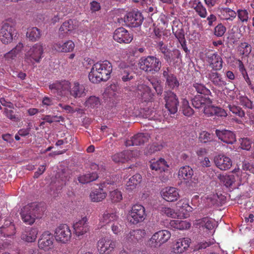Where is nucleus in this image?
<instances>
[{"mask_svg": "<svg viewBox=\"0 0 254 254\" xmlns=\"http://www.w3.org/2000/svg\"><path fill=\"white\" fill-rule=\"evenodd\" d=\"M112 70V64L110 62H97L92 65L88 75L89 79L93 83L107 81L111 77Z\"/></svg>", "mask_w": 254, "mask_h": 254, "instance_id": "nucleus-1", "label": "nucleus"}, {"mask_svg": "<svg viewBox=\"0 0 254 254\" xmlns=\"http://www.w3.org/2000/svg\"><path fill=\"white\" fill-rule=\"evenodd\" d=\"M138 64L141 70L151 74L158 73L162 66L160 60L152 56L141 58Z\"/></svg>", "mask_w": 254, "mask_h": 254, "instance_id": "nucleus-2", "label": "nucleus"}, {"mask_svg": "<svg viewBox=\"0 0 254 254\" xmlns=\"http://www.w3.org/2000/svg\"><path fill=\"white\" fill-rule=\"evenodd\" d=\"M40 208L36 202H32L25 205L21 209L20 215L22 220L25 223L31 225L35 219L39 218Z\"/></svg>", "mask_w": 254, "mask_h": 254, "instance_id": "nucleus-3", "label": "nucleus"}, {"mask_svg": "<svg viewBox=\"0 0 254 254\" xmlns=\"http://www.w3.org/2000/svg\"><path fill=\"white\" fill-rule=\"evenodd\" d=\"M43 51V47L40 43H38L34 44L25 54V61L29 64H32L35 63H39L42 58Z\"/></svg>", "mask_w": 254, "mask_h": 254, "instance_id": "nucleus-4", "label": "nucleus"}, {"mask_svg": "<svg viewBox=\"0 0 254 254\" xmlns=\"http://www.w3.org/2000/svg\"><path fill=\"white\" fill-rule=\"evenodd\" d=\"M147 215L144 207L139 204H135L132 206L128 212V219L130 223L136 225L143 222Z\"/></svg>", "mask_w": 254, "mask_h": 254, "instance_id": "nucleus-5", "label": "nucleus"}, {"mask_svg": "<svg viewBox=\"0 0 254 254\" xmlns=\"http://www.w3.org/2000/svg\"><path fill=\"white\" fill-rule=\"evenodd\" d=\"M171 237L170 232L166 230L159 231L154 233L150 238L149 245L152 248H158L167 242Z\"/></svg>", "mask_w": 254, "mask_h": 254, "instance_id": "nucleus-6", "label": "nucleus"}, {"mask_svg": "<svg viewBox=\"0 0 254 254\" xmlns=\"http://www.w3.org/2000/svg\"><path fill=\"white\" fill-rule=\"evenodd\" d=\"M162 77L165 80V85L171 90H176L180 86V82L176 75L172 72L170 67H163L162 69Z\"/></svg>", "mask_w": 254, "mask_h": 254, "instance_id": "nucleus-7", "label": "nucleus"}, {"mask_svg": "<svg viewBox=\"0 0 254 254\" xmlns=\"http://www.w3.org/2000/svg\"><path fill=\"white\" fill-rule=\"evenodd\" d=\"M51 91L60 96H67L69 95L71 83L68 81H56L49 85Z\"/></svg>", "mask_w": 254, "mask_h": 254, "instance_id": "nucleus-8", "label": "nucleus"}, {"mask_svg": "<svg viewBox=\"0 0 254 254\" xmlns=\"http://www.w3.org/2000/svg\"><path fill=\"white\" fill-rule=\"evenodd\" d=\"M116 241L109 237H102L97 242V249L100 254H111L116 247Z\"/></svg>", "mask_w": 254, "mask_h": 254, "instance_id": "nucleus-9", "label": "nucleus"}, {"mask_svg": "<svg viewBox=\"0 0 254 254\" xmlns=\"http://www.w3.org/2000/svg\"><path fill=\"white\" fill-rule=\"evenodd\" d=\"M143 19L141 13L138 11L128 12L125 16L124 19H121L122 21H124L126 26L130 27H137L140 26Z\"/></svg>", "mask_w": 254, "mask_h": 254, "instance_id": "nucleus-10", "label": "nucleus"}, {"mask_svg": "<svg viewBox=\"0 0 254 254\" xmlns=\"http://www.w3.org/2000/svg\"><path fill=\"white\" fill-rule=\"evenodd\" d=\"M206 60L211 70H220L223 67V61L217 52L209 51L205 54Z\"/></svg>", "mask_w": 254, "mask_h": 254, "instance_id": "nucleus-11", "label": "nucleus"}, {"mask_svg": "<svg viewBox=\"0 0 254 254\" xmlns=\"http://www.w3.org/2000/svg\"><path fill=\"white\" fill-rule=\"evenodd\" d=\"M15 31V28L13 25L7 22L4 23L0 30V40L1 42L5 44L10 43Z\"/></svg>", "mask_w": 254, "mask_h": 254, "instance_id": "nucleus-12", "label": "nucleus"}, {"mask_svg": "<svg viewBox=\"0 0 254 254\" xmlns=\"http://www.w3.org/2000/svg\"><path fill=\"white\" fill-rule=\"evenodd\" d=\"M55 239L57 241L65 243L71 238V232L66 224H61L55 230Z\"/></svg>", "mask_w": 254, "mask_h": 254, "instance_id": "nucleus-13", "label": "nucleus"}, {"mask_svg": "<svg viewBox=\"0 0 254 254\" xmlns=\"http://www.w3.org/2000/svg\"><path fill=\"white\" fill-rule=\"evenodd\" d=\"M113 39L119 43L128 44L133 40V36L125 28L119 27L114 31Z\"/></svg>", "mask_w": 254, "mask_h": 254, "instance_id": "nucleus-14", "label": "nucleus"}, {"mask_svg": "<svg viewBox=\"0 0 254 254\" xmlns=\"http://www.w3.org/2000/svg\"><path fill=\"white\" fill-rule=\"evenodd\" d=\"M165 107L171 114H175L178 111L179 102L177 95L172 92H167L165 97Z\"/></svg>", "mask_w": 254, "mask_h": 254, "instance_id": "nucleus-15", "label": "nucleus"}, {"mask_svg": "<svg viewBox=\"0 0 254 254\" xmlns=\"http://www.w3.org/2000/svg\"><path fill=\"white\" fill-rule=\"evenodd\" d=\"M188 92L193 95L195 92L201 95H209L211 92L203 83L198 79H193L190 86L188 88Z\"/></svg>", "mask_w": 254, "mask_h": 254, "instance_id": "nucleus-16", "label": "nucleus"}, {"mask_svg": "<svg viewBox=\"0 0 254 254\" xmlns=\"http://www.w3.org/2000/svg\"><path fill=\"white\" fill-rule=\"evenodd\" d=\"M87 92V88L84 84H81L78 81H74L71 83V89L69 90V95L75 99L85 96Z\"/></svg>", "mask_w": 254, "mask_h": 254, "instance_id": "nucleus-17", "label": "nucleus"}, {"mask_svg": "<svg viewBox=\"0 0 254 254\" xmlns=\"http://www.w3.org/2000/svg\"><path fill=\"white\" fill-rule=\"evenodd\" d=\"M53 235L49 231L44 232L38 240V247L45 251L52 249L54 242Z\"/></svg>", "mask_w": 254, "mask_h": 254, "instance_id": "nucleus-18", "label": "nucleus"}, {"mask_svg": "<svg viewBox=\"0 0 254 254\" xmlns=\"http://www.w3.org/2000/svg\"><path fill=\"white\" fill-rule=\"evenodd\" d=\"M113 183L110 181L103 182L100 184L99 189L93 190L90 193V198L93 202H100L104 199L107 193L104 191L103 188H107L108 185H111Z\"/></svg>", "mask_w": 254, "mask_h": 254, "instance_id": "nucleus-19", "label": "nucleus"}, {"mask_svg": "<svg viewBox=\"0 0 254 254\" xmlns=\"http://www.w3.org/2000/svg\"><path fill=\"white\" fill-rule=\"evenodd\" d=\"M216 70H207L205 73V77L208 78L215 86L222 87L226 85V82L224 80L222 75Z\"/></svg>", "mask_w": 254, "mask_h": 254, "instance_id": "nucleus-20", "label": "nucleus"}, {"mask_svg": "<svg viewBox=\"0 0 254 254\" xmlns=\"http://www.w3.org/2000/svg\"><path fill=\"white\" fill-rule=\"evenodd\" d=\"M150 138V136L148 133H138L131 137L130 139L127 140L126 145L127 146L141 145L148 142Z\"/></svg>", "mask_w": 254, "mask_h": 254, "instance_id": "nucleus-21", "label": "nucleus"}, {"mask_svg": "<svg viewBox=\"0 0 254 254\" xmlns=\"http://www.w3.org/2000/svg\"><path fill=\"white\" fill-rule=\"evenodd\" d=\"M215 133L219 139L227 144H233L236 141L235 134L226 129H216Z\"/></svg>", "mask_w": 254, "mask_h": 254, "instance_id": "nucleus-22", "label": "nucleus"}, {"mask_svg": "<svg viewBox=\"0 0 254 254\" xmlns=\"http://www.w3.org/2000/svg\"><path fill=\"white\" fill-rule=\"evenodd\" d=\"M162 197L167 201H176L180 197L178 190L174 187L166 188L161 192Z\"/></svg>", "mask_w": 254, "mask_h": 254, "instance_id": "nucleus-23", "label": "nucleus"}, {"mask_svg": "<svg viewBox=\"0 0 254 254\" xmlns=\"http://www.w3.org/2000/svg\"><path fill=\"white\" fill-rule=\"evenodd\" d=\"M214 161L215 165L221 170H228L232 165L231 159L224 155H218L215 156Z\"/></svg>", "mask_w": 254, "mask_h": 254, "instance_id": "nucleus-24", "label": "nucleus"}, {"mask_svg": "<svg viewBox=\"0 0 254 254\" xmlns=\"http://www.w3.org/2000/svg\"><path fill=\"white\" fill-rule=\"evenodd\" d=\"M87 221V218L86 217H84L74 224L73 228L76 235L78 236H82L89 231Z\"/></svg>", "mask_w": 254, "mask_h": 254, "instance_id": "nucleus-25", "label": "nucleus"}, {"mask_svg": "<svg viewBox=\"0 0 254 254\" xmlns=\"http://www.w3.org/2000/svg\"><path fill=\"white\" fill-rule=\"evenodd\" d=\"M191 242L189 238L179 239L174 245L173 250L176 254H182L189 247Z\"/></svg>", "mask_w": 254, "mask_h": 254, "instance_id": "nucleus-26", "label": "nucleus"}, {"mask_svg": "<svg viewBox=\"0 0 254 254\" xmlns=\"http://www.w3.org/2000/svg\"><path fill=\"white\" fill-rule=\"evenodd\" d=\"M193 175L192 169L189 166H185L180 168L178 172V178L182 181L187 183L191 181Z\"/></svg>", "mask_w": 254, "mask_h": 254, "instance_id": "nucleus-27", "label": "nucleus"}, {"mask_svg": "<svg viewBox=\"0 0 254 254\" xmlns=\"http://www.w3.org/2000/svg\"><path fill=\"white\" fill-rule=\"evenodd\" d=\"M53 46V48L59 52L68 53L73 51L75 45L71 40H67L65 42L55 43Z\"/></svg>", "mask_w": 254, "mask_h": 254, "instance_id": "nucleus-28", "label": "nucleus"}, {"mask_svg": "<svg viewBox=\"0 0 254 254\" xmlns=\"http://www.w3.org/2000/svg\"><path fill=\"white\" fill-rule=\"evenodd\" d=\"M172 29L173 33L179 42H183V40H186L183 24L179 20L173 21Z\"/></svg>", "mask_w": 254, "mask_h": 254, "instance_id": "nucleus-29", "label": "nucleus"}, {"mask_svg": "<svg viewBox=\"0 0 254 254\" xmlns=\"http://www.w3.org/2000/svg\"><path fill=\"white\" fill-rule=\"evenodd\" d=\"M138 90L140 93L142 102H152L153 100L154 94L152 92L151 88L146 85H140L138 87Z\"/></svg>", "mask_w": 254, "mask_h": 254, "instance_id": "nucleus-30", "label": "nucleus"}, {"mask_svg": "<svg viewBox=\"0 0 254 254\" xmlns=\"http://www.w3.org/2000/svg\"><path fill=\"white\" fill-rule=\"evenodd\" d=\"M177 208L184 217H187L189 213L192 211V208L189 204V200L186 198L179 200L177 203Z\"/></svg>", "mask_w": 254, "mask_h": 254, "instance_id": "nucleus-31", "label": "nucleus"}, {"mask_svg": "<svg viewBox=\"0 0 254 254\" xmlns=\"http://www.w3.org/2000/svg\"><path fill=\"white\" fill-rule=\"evenodd\" d=\"M119 217L115 212L106 211L100 218V222L102 225H111L114 221L118 220Z\"/></svg>", "mask_w": 254, "mask_h": 254, "instance_id": "nucleus-32", "label": "nucleus"}, {"mask_svg": "<svg viewBox=\"0 0 254 254\" xmlns=\"http://www.w3.org/2000/svg\"><path fill=\"white\" fill-rule=\"evenodd\" d=\"M131 154V151L128 150L117 153L112 156V160L115 163H125L130 159Z\"/></svg>", "mask_w": 254, "mask_h": 254, "instance_id": "nucleus-33", "label": "nucleus"}, {"mask_svg": "<svg viewBox=\"0 0 254 254\" xmlns=\"http://www.w3.org/2000/svg\"><path fill=\"white\" fill-rule=\"evenodd\" d=\"M168 167L166 161L163 158H160L157 161L152 160L150 161V167L152 170L164 172Z\"/></svg>", "mask_w": 254, "mask_h": 254, "instance_id": "nucleus-34", "label": "nucleus"}, {"mask_svg": "<svg viewBox=\"0 0 254 254\" xmlns=\"http://www.w3.org/2000/svg\"><path fill=\"white\" fill-rule=\"evenodd\" d=\"M192 104L196 109L204 107L206 103H210V100L208 97H205L201 95H195L192 99Z\"/></svg>", "mask_w": 254, "mask_h": 254, "instance_id": "nucleus-35", "label": "nucleus"}, {"mask_svg": "<svg viewBox=\"0 0 254 254\" xmlns=\"http://www.w3.org/2000/svg\"><path fill=\"white\" fill-rule=\"evenodd\" d=\"M119 76V78L124 82L129 81L134 77L132 69L129 66H127L125 68H121Z\"/></svg>", "mask_w": 254, "mask_h": 254, "instance_id": "nucleus-36", "label": "nucleus"}, {"mask_svg": "<svg viewBox=\"0 0 254 254\" xmlns=\"http://www.w3.org/2000/svg\"><path fill=\"white\" fill-rule=\"evenodd\" d=\"M76 29V25L74 24L73 20L69 19L64 22L59 28L60 36L62 34H67L68 32H71ZM64 35H63L64 36Z\"/></svg>", "mask_w": 254, "mask_h": 254, "instance_id": "nucleus-37", "label": "nucleus"}, {"mask_svg": "<svg viewBox=\"0 0 254 254\" xmlns=\"http://www.w3.org/2000/svg\"><path fill=\"white\" fill-rule=\"evenodd\" d=\"M23 48V44L20 42L19 43L15 48L4 55L5 60L8 62H11L15 59L18 54L22 50Z\"/></svg>", "mask_w": 254, "mask_h": 254, "instance_id": "nucleus-38", "label": "nucleus"}, {"mask_svg": "<svg viewBox=\"0 0 254 254\" xmlns=\"http://www.w3.org/2000/svg\"><path fill=\"white\" fill-rule=\"evenodd\" d=\"M221 18L226 20L233 21L237 16L236 12L228 7H222L220 10Z\"/></svg>", "mask_w": 254, "mask_h": 254, "instance_id": "nucleus-39", "label": "nucleus"}, {"mask_svg": "<svg viewBox=\"0 0 254 254\" xmlns=\"http://www.w3.org/2000/svg\"><path fill=\"white\" fill-rule=\"evenodd\" d=\"M37 234V229L30 228L22 234L21 238L22 240L27 242H32L36 240Z\"/></svg>", "mask_w": 254, "mask_h": 254, "instance_id": "nucleus-40", "label": "nucleus"}, {"mask_svg": "<svg viewBox=\"0 0 254 254\" xmlns=\"http://www.w3.org/2000/svg\"><path fill=\"white\" fill-rule=\"evenodd\" d=\"M142 180L141 176L139 174H136L130 178L126 184V189L128 190H134L136 186L141 182Z\"/></svg>", "mask_w": 254, "mask_h": 254, "instance_id": "nucleus-41", "label": "nucleus"}, {"mask_svg": "<svg viewBox=\"0 0 254 254\" xmlns=\"http://www.w3.org/2000/svg\"><path fill=\"white\" fill-rule=\"evenodd\" d=\"M98 176L97 173L92 172L80 175L78 178V180L81 184H87L96 180Z\"/></svg>", "mask_w": 254, "mask_h": 254, "instance_id": "nucleus-42", "label": "nucleus"}, {"mask_svg": "<svg viewBox=\"0 0 254 254\" xmlns=\"http://www.w3.org/2000/svg\"><path fill=\"white\" fill-rule=\"evenodd\" d=\"M41 36V31L37 27L29 28L26 33L27 37L33 42L38 41Z\"/></svg>", "mask_w": 254, "mask_h": 254, "instance_id": "nucleus-43", "label": "nucleus"}, {"mask_svg": "<svg viewBox=\"0 0 254 254\" xmlns=\"http://www.w3.org/2000/svg\"><path fill=\"white\" fill-rule=\"evenodd\" d=\"M192 7L200 17L205 18L206 17L207 14L206 9L200 1L194 0Z\"/></svg>", "mask_w": 254, "mask_h": 254, "instance_id": "nucleus-44", "label": "nucleus"}, {"mask_svg": "<svg viewBox=\"0 0 254 254\" xmlns=\"http://www.w3.org/2000/svg\"><path fill=\"white\" fill-rule=\"evenodd\" d=\"M170 225L172 227L179 229L184 230L190 228V224L186 221L180 220H174L171 221Z\"/></svg>", "mask_w": 254, "mask_h": 254, "instance_id": "nucleus-45", "label": "nucleus"}, {"mask_svg": "<svg viewBox=\"0 0 254 254\" xmlns=\"http://www.w3.org/2000/svg\"><path fill=\"white\" fill-rule=\"evenodd\" d=\"M218 178L227 188L230 187L235 182V178L233 175H219Z\"/></svg>", "mask_w": 254, "mask_h": 254, "instance_id": "nucleus-46", "label": "nucleus"}, {"mask_svg": "<svg viewBox=\"0 0 254 254\" xmlns=\"http://www.w3.org/2000/svg\"><path fill=\"white\" fill-rule=\"evenodd\" d=\"M200 227L203 229H206L208 230L213 229L214 228L215 223L213 220L208 217H204L199 220Z\"/></svg>", "mask_w": 254, "mask_h": 254, "instance_id": "nucleus-47", "label": "nucleus"}, {"mask_svg": "<svg viewBox=\"0 0 254 254\" xmlns=\"http://www.w3.org/2000/svg\"><path fill=\"white\" fill-rule=\"evenodd\" d=\"M215 242L214 239L203 240L197 243L194 246V251L204 250L213 245Z\"/></svg>", "mask_w": 254, "mask_h": 254, "instance_id": "nucleus-48", "label": "nucleus"}, {"mask_svg": "<svg viewBox=\"0 0 254 254\" xmlns=\"http://www.w3.org/2000/svg\"><path fill=\"white\" fill-rule=\"evenodd\" d=\"M182 110L183 114L187 117H190L193 114V110L189 105V101L183 99L182 102Z\"/></svg>", "mask_w": 254, "mask_h": 254, "instance_id": "nucleus-49", "label": "nucleus"}, {"mask_svg": "<svg viewBox=\"0 0 254 254\" xmlns=\"http://www.w3.org/2000/svg\"><path fill=\"white\" fill-rule=\"evenodd\" d=\"M163 146L161 144L155 142L148 146V147L145 149L144 153L146 155H150L157 151L161 150Z\"/></svg>", "mask_w": 254, "mask_h": 254, "instance_id": "nucleus-50", "label": "nucleus"}, {"mask_svg": "<svg viewBox=\"0 0 254 254\" xmlns=\"http://www.w3.org/2000/svg\"><path fill=\"white\" fill-rule=\"evenodd\" d=\"M145 235L146 232L144 230H132L129 232V236H133L134 240H135L136 242L141 240Z\"/></svg>", "mask_w": 254, "mask_h": 254, "instance_id": "nucleus-51", "label": "nucleus"}, {"mask_svg": "<svg viewBox=\"0 0 254 254\" xmlns=\"http://www.w3.org/2000/svg\"><path fill=\"white\" fill-rule=\"evenodd\" d=\"M239 20L242 23H247L249 19V11L245 9H239L236 12Z\"/></svg>", "mask_w": 254, "mask_h": 254, "instance_id": "nucleus-52", "label": "nucleus"}, {"mask_svg": "<svg viewBox=\"0 0 254 254\" xmlns=\"http://www.w3.org/2000/svg\"><path fill=\"white\" fill-rule=\"evenodd\" d=\"M109 197L113 203H117L123 199L122 193L118 190H115L110 192Z\"/></svg>", "mask_w": 254, "mask_h": 254, "instance_id": "nucleus-53", "label": "nucleus"}, {"mask_svg": "<svg viewBox=\"0 0 254 254\" xmlns=\"http://www.w3.org/2000/svg\"><path fill=\"white\" fill-rule=\"evenodd\" d=\"M238 50L240 54L248 56L252 51L251 46L246 42L241 43L238 47Z\"/></svg>", "mask_w": 254, "mask_h": 254, "instance_id": "nucleus-54", "label": "nucleus"}, {"mask_svg": "<svg viewBox=\"0 0 254 254\" xmlns=\"http://www.w3.org/2000/svg\"><path fill=\"white\" fill-rule=\"evenodd\" d=\"M100 102L98 97L90 96L85 102V106L88 108H95L98 107Z\"/></svg>", "mask_w": 254, "mask_h": 254, "instance_id": "nucleus-55", "label": "nucleus"}, {"mask_svg": "<svg viewBox=\"0 0 254 254\" xmlns=\"http://www.w3.org/2000/svg\"><path fill=\"white\" fill-rule=\"evenodd\" d=\"M122 220L119 219L118 220L114 221L110 225L111 230L114 234L118 235L122 231L123 228L122 223Z\"/></svg>", "mask_w": 254, "mask_h": 254, "instance_id": "nucleus-56", "label": "nucleus"}, {"mask_svg": "<svg viewBox=\"0 0 254 254\" xmlns=\"http://www.w3.org/2000/svg\"><path fill=\"white\" fill-rule=\"evenodd\" d=\"M228 108L231 112L239 117L242 118L245 115L244 111L240 107L234 105H229Z\"/></svg>", "mask_w": 254, "mask_h": 254, "instance_id": "nucleus-57", "label": "nucleus"}, {"mask_svg": "<svg viewBox=\"0 0 254 254\" xmlns=\"http://www.w3.org/2000/svg\"><path fill=\"white\" fill-rule=\"evenodd\" d=\"M212 135L207 131H203L199 133L198 139L202 143H207L212 140Z\"/></svg>", "mask_w": 254, "mask_h": 254, "instance_id": "nucleus-58", "label": "nucleus"}, {"mask_svg": "<svg viewBox=\"0 0 254 254\" xmlns=\"http://www.w3.org/2000/svg\"><path fill=\"white\" fill-rule=\"evenodd\" d=\"M161 213L163 215H165L168 217L175 218L177 215L175 210L170 207H163L161 209Z\"/></svg>", "mask_w": 254, "mask_h": 254, "instance_id": "nucleus-59", "label": "nucleus"}, {"mask_svg": "<svg viewBox=\"0 0 254 254\" xmlns=\"http://www.w3.org/2000/svg\"><path fill=\"white\" fill-rule=\"evenodd\" d=\"M226 31V27L222 23H219L215 27L214 33L217 37H222Z\"/></svg>", "mask_w": 254, "mask_h": 254, "instance_id": "nucleus-60", "label": "nucleus"}, {"mask_svg": "<svg viewBox=\"0 0 254 254\" xmlns=\"http://www.w3.org/2000/svg\"><path fill=\"white\" fill-rule=\"evenodd\" d=\"M0 232L4 236L10 237L15 233V226L14 225H11L7 229L0 230Z\"/></svg>", "mask_w": 254, "mask_h": 254, "instance_id": "nucleus-61", "label": "nucleus"}, {"mask_svg": "<svg viewBox=\"0 0 254 254\" xmlns=\"http://www.w3.org/2000/svg\"><path fill=\"white\" fill-rule=\"evenodd\" d=\"M4 114L5 116L12 121L17 122L18 118L14 114V111L11 110H8L6 108L4 109Z\"/></svg>", "mask_w": 254, "mask_h": 254, "instance_id": "nucleus-62", "label": "nucleus"}, {"mask_svg": "<svg viewBox=\"0 0 254 254\" xmlns=\"http://www.w3.org/2000/svg\"><path fill=\"white\" fill-rule=\"evenodd\" d=\"M203 113L208 117H212L214 116V112L216 107L213 106H208L203 107Z\"/></svg>", "mask_w": 254, "mask_h": 254, "instance_id": "nucleus-63", "label": "nucleus"}, {"mask_svg": "<svg viewBox=\"0 0 254 254\" xmlns=\"http://www.w3.org/2000/svg\"><path fill=\"white\" fill-rule=\"evenodd\" d=\"M240 103L241 105L248 109H252L253 108L252 102L246 97L241 98Z\"/></svg>", "mask_w": 254, "mask_h": 254, "instance_id": "nucleus-64", "label": "nucleus"}]
</instances>
